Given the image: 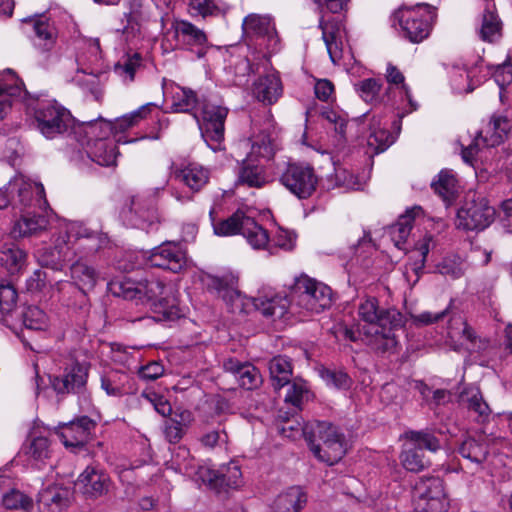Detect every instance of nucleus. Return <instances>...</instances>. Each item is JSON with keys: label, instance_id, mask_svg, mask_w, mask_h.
Segmentation results:
<instances>
[{"label": "nucleus", "instance_id": "obj_1", "mask_svg": "<svg viewBox=\"0 0 512 512\" xmlns=\"http://www.w3.org/2000/svg\"><path fill=\"white\" fill-rule=\"evenodd\" d=\"M233 312L259 311L268 318H281L289 308L306 316L320 313L331 305V289L322 282L308 276L298 277L291 290L290 299L275 293L271 288H262L256 297H247L236 290L223 295Z\"/></svg>", "mask_w": 512, "mask_h": 512}, {"label": "nucleus", "instance_id": "obj_2", "mask_svg": "<svg viewBox=\"0 0 512 512\" xmlns=\"http://www.w3.org/2000/svg\"><path fill=\"white\" fill-rule=\"evenodd\" d=\"M281 433L291 439L304 436L314 456L328 465L339 462L347 452L344 434L326 421H313L305 425L287 422L282 426Z\"/></svg>", "mask_w": 512, "mask_h": 512}, {"label": "nucleus", "instance_id": "obj_3", "mask_svg": "<svg viewBox=\"0 0 512 512\" xmlns=\"http://www.w3.org/2000/svg\"><path fill=\"white\" fill-rule=\"evenodd\" d=\"M357 315L359 326L374 349L387 351L397 345L394 331L404 325L399 311L382 309L375 297H366L360 300Z\"/></svg>", "mask_w": 512, "mask_h": 512}, {"label": "nucleus", "instance_id": "obj_4", "mask_svg": "<svg viewBox=\"0 0 512 512\" xmlns=\"http://www.w3.org/2000/svg\"><path fill=\"white\" fill-rule=\"evenodd\" d=\"M124 297L146 299L158 321H175L185 315L179 305L178 289L172 282L152 278L139 282L134 288L125 287Z\"/></svg>", "mask_w": 512, "mask_h": 512}, {"label": "nucleus", "instance_id": "obj_5", "mask_svg": "<svg viewBox=\"0 0 512 512\" xmlns=\"http://www.w3.org/2000/svg\"><path fill=\"white\" fill-rule=\"evenodd\" d=\"M87 238L96 241L91 248L97 250L103 242V237L96 231L90 230L80 222H69L61 226L57 237L53 241V247L37 249L36 258L43 267L52 270H61L73 254L70 239Z\"/></svg>", "mask_w": 512, "mask_h": 512}, {"label": "nucleus", "instance_id": "obj_6", "mask_svg": "<svg viewBox=\"0 0 512 512\" xmlns=\"http://www.w3.org/2000/svg\"><path fill=\"white\" fill-rule=\"evenodd\" d=\"M209 215L216 235L227 237L240 234L255 250L268 247L270 239L267 230L243 210H237L228 218L217 222L213 217V209L210 210Z\"/></svg>", "mask_w": 512, "mask_h": 512}, {"label": "nucleus", "instance_id": "obj_7", "mask_svg": "<svg viewBox=\"0 0 512 512\" xmlns=\"http://www.w3.org/2000/svg\"><path fill=\"white\" fill-rule=\"evenodd\" d=\"M34 116L37 129L48 139H53L68 131L73 132L74 118L68 109L55 100L38 102L34 107Z\"/></svg>", "mask_w": 512, "mask_h": 512}, {"label": "nucleus", "instance_id": "obj_8", "mask_svg": "<svg viewBox=\"0 0 512 512\" xmlns=\"http://www.w3.org/2000/svg\"><path fill=\"white\" fill-rule=\"evenodd\" d=\"M434 13L427 4L400 7L393 13V24H398L404 36L413 43L427 38L431 31Z\"/></svg>", "mask_w": 512, "mask_h": 512}, {"label": "nucleus", "instance_id": "obj_9", "mask_svg": "<svg viewBox=\"0 0 512 512\" xmlns=\"http://www.w3.org/2000/svg\"><path fill=\"white\" fill-rule=\"evenodd\" d=\"M199 109L200 116L198 112H194L193 116L199 124L205 142L214 151H217L221 148V143L224 140V125L228 109L207 98L201 100Z\"/></svg>", "mask_w": 512, "mask_h": 512}, {"label": "nucleus", "instance_id": "obj_10", "mask_svg": "<svg viewBox=\"0 0 512 512\" xmlns=\"http://www.w3.org/2000/svg\"><path fill=\"white\" fill-rule=\"evenodd\" d=\"M17 196L18 202L23 206H37L46 208L48 202L45 190L41 183L32 182L23 175H16L9 183L0 189V209L6 208Z\"/></svg>", "mask_w": 512, "mask_h": 512}, {"label": "nucleus", "instance_id": "obj_11", "mask_svg": "<svg viewBox=\"0 0 512 512\" xmlns=\"http://www.w3.org/2000/svg\"><path fill=\"white\" fill-rule=\"evenodd\" d=\"M413 499L418 512H446L449 507L444 482L439 477H421L414 486Z\"/></svg>", "mask_w": 512, "mask_h": 512}, {"label": "nucleus", "instance_id": "obj_12", "mask_svg": "<svg viewBox=\"0 0 512 512\" xmlns=\"http://www.w3.org/2000/svg\"><path fill=\"white\" fill-rule=\"evenodd\" d=\"M281 184L299 199H308L316 191L319 178L307 163H290L280 176Z\"/></svg>", "mask_w": 512, "mask_h": 512}, {"label": "nucleus", "instance_id": "obj_13", "mask_svg": "<svg viewBox=\"0 0 512 512\" xmlns=\"http://www.w3.org/2000/svg\"><path fill=\"white\" fill-rule=\"evenodd\" d=\"M495 214L494 207L483 197L466 200L457 212L455 225L465 231H482L491 225Z\"/></svg>", "mask_w": 512, "mask_h": 512}, {"label": "nucleus", "instance_id": "obj_14", "mask_svg": "<svg viewBox=\"0 0 512 512\" xmlns=\"http://www.w3.org/2000/svg\"><path fill=\"white\" fill-rule=\"evenodd\" d=\"M70 278L71 282L59 281L57 283V290L61 294V299L67 305H76L66 298V292L76 290L77 296L80 297L79 306L81 307L86 301L87 294L96 286L99 274L94 267L85 262L77 261L70 267Z\"/></svg>", "mask_w": 512, "mask_h": 512}, {"label": "nucleus", "instance_id": "obj_15", "mask_svg": "<svg viewBox=\"0 0 512 512\" xmlns=\"http://www.w3.org/2000/svg\"><path fill=\"white\" fill-rule=\"evenodd\" d=\"M509 131V123L505 116L493 115L488 124L478 133L473 142L462 149V158L472 164L482 147L500 145Z\"/></svg>", "mask_w": 512, "mask_h": 512}, {"label": "nucleus", "instance_id": "obj_16", "mask_svg": "<svg viewBox=\"0 0 512 512\" xmlns=\"http://www.w3.org/2000/svg\"><path fill=\"white\" fill-rule=\"evenodd\" d=\"M124 224L134 228L147 229L157 219L152 201L142 195H133L125 203L120 212Z\"/></svg>", "mask_w": 512, "mask_h": 512}, {"label": "nucleus", "instance_id": "obj_17", "mask_svg": "<svg viewBox=\"0 0 512 512\" xmlns=\"http://www.w3.org/2000/svg\"><path fill=\"white\" fill-rule=\"evenodd\" d=\"M243 29L247 35L257 37L258 45L266 47L270 53L280 49V39L269 16L258 14L246 16L243 20Z\"/></svg>", "mask_w": 512, "mask_h": 512}, {"label": "nucleus", "instance_id": "obj_18", "mask_svg": "<svg viewBox=\"0 0 512 512\" xmlns=\"http://www.w3.org/2000/svg\"><path fill=\"white\" fill-rule=\"evenodd\" d=\"M386 79L389 83L388 97L392 99V105L401 113L400 119L407 113L417 109V103L412 99L410 90L405 83L402 72L394 65L388 64L386 69Z\"/></svg>", "mask_w": 512, "mask_h": 512}, {"label": "nucleus", "instance_id": "obj_19", "mask_svg": "<svg viewBox=\"0 0 512 512\" xmlns=\"http://www.w3.org/2000/svg\"><path fill=\"white\" fill-rule=\"evenodd\" d=\"M149 260L152 266L173 273H179L187 266L186 251L176 242H165L154 248Z\"/></svg>", "mask_w": 512, "mask_h": 512}, {"label": "nucleus", "instance_id": "obj_20", "mask_svg": "<svg viewBox=\"0 0 512 512\" xmlns=\"http://www.w3.org/2000/svg\"><path fill=\"white\" fill-rule=\"evenodd\" d=\"M26 96L23 82L12 70L0 72V120L7 115L12 105L26 100Z\"/></svg>", "mask_w": 512, "mask_h": 512}, {"label": "nucleus", "instance_id": "obj_21", "mask_svg": "<svg viewBox=\"0 0 512 512\" xmlns=\"http://www.w3.org/2000/svg\"><path fill=\"white\" fill-rule=\"evenodd\" d=\"M88 371L89 364L72 362L62 376L53 379L52 385L58 393H81L87 383Z\"/></svg>", "mask_w": 512, "mask_h": 512}, {"label": "nucleus", "instance_id": "obj_22", "mask_svg": "<svg viewBox=\"0 0 512 512\" xmlns=\"http://www.w3.org/2000/svg\"><path fill=\"white\" fill-rule=\"evenodd\" d=\"M198 478L202 482L211 486H225L235 488L240 485L242 473L240 467L235 462L222 465L214 470L208 467H199L197 471Z\"/></svg>", "mask_w": 512, "mask_h": 512}, {"label": "nucleus", "instance_id": "obj_23", "mask_svg": "<svg viewBox=\"0 0 512 512\" xmlns=\"http://www.w3.org/2000/svg\"><path fill=\"white\" fill-rule=\"evenodd\" d=\"M173 175L191 192L197 193L209 183L211 171L198 162H187L177 166Z\"/></svg>", "mask_w": 512, "mask_h": 512}, {"label": "nucleus", "instance_id": "obj_24", "mask_svg": "<svg viewBox=\"0 0 512 512\" xmlns=\"http://www.w3.org/2000/svg\"><path fill=\"white\" fill-rule=\"evenodd\" d=\"M95 422L82 416L59 427L58 435L66 447H82L89 440Z\"/></svg>", "mask_w": 512, "mask_h": 512}, {"label": "nucleus", "instance_id": "obj_25", "mask_svg": "<svg viewBox=\"0 0 512 512\" xmlns=\"http://www.w3.org/2000/svg\"><path fill=\"white\" fill-rule=\"evenodd\" d=\"M223 368L231 373L239 385L247 390L258 388L262 383L259 370L249 362H241L235 358H227L223 362Z\"/></svg>", "mask_w": 512, "mask_h": 512}, {"label": "nucleus", "instance_id": "obj_26", "mask_svg": "<svg viewBox=\"0 0 512 512\" xmlns=\"http://www.w3.org/2000/svg\"><path fill=\"white\" fill-rule=\"evenodd\" d=\"M77 485L90 497H99L107 493L110 487L108 474L97 466H87L79 475Z\"/></svg>", "mask_w": 512, "mask_h": 512}, {"label": "nucleus", "instance_id": "obj_27", "mask_svg": "<svg viewBox=\"0 0 512 512\" xmlns=\"http://www.w3.org/2000/svg\"><path fill=\"white\" fill-rule=\"evenodd\" d=\"M70 500V491L61 485L43 488L38 495L37 504L40 512H62Z\"/></svg>", "mask_w": 512, "mask_h": 512}, {"label": "nucleus", "instance_id": "obj_28", "mask_svg": "<svg viewBox=\"0 0 512 512\" xmlns=\"http://www.w3.org/2000/svg\"><path fill=\"white\" fill-rule=\"evenodd\" d=\"M172 29L179 44L189 49L198 47V57L204 55L203 47L207 44V36L203 30L186 20H175Z\"/></svg>", "mask_w": 512, "mask_h": 512}, {"label": "nucleus", "instance_id": "obj_29", "mask_svg": "<svg viewBox=\"0 0 512 512\" xmlns=\"http://www.w3.org/2000/svg\"><path fill=\"white\" fill-rule=\"evenodd\" d=\"M75 139L82 145L91 146V142L105 139L111 134V122L102 118L93 121L74 123L73 132Z\"/></svg>", "mask_w": 512, "mask_h": 512}, {"label": "nucleus", "instance_id": "obj_30", "mask_svg": "<svg viewBox=\"0 0 512 512\" xmlns=\"http://www.w3.org/2000/svg\"><path fill=\"white\" fill-rule=\"evenodd\" d=\"M283 86L277 73L260 76L253 85V95L265 105H271L282 96Z\"/></svg>", "mask_w": 512, "mask_h": 512}, {"label": "nucleus", "instance_id": "obj_31", "mask_svg": "<svg viewBox=\"0 0 512 512\" xmlns=\"http://www.w3.org/2000/svg\"><path fill=\"white\" fill-rule=\"evenodd\" d=\"M247 143H250L251 145V150L247 155L248 157L255 158L257 160H270L274 156V138L269 127L259 128L257 126H253L252 134L247 140Z\"/></svg>", "mask_w": 512, "mask_h": 512}, {"label": "nucleus", "instance_id": "obj_32", "mask_svg": "<svg viewBox=\"0 0 512 512\" xmlns=\"http://www.w3.org/2000/svg\"><path fill=\"white\" fill-rule=\"evenodd\" d=\"M319 26L322 30V39L326 45L328 54L332 62H336L341 56L342 39L345 31L342 23L335 19L324 20L323 18L319 22Z\"/></svg>", "mask_w": 512, "mask_h": 512}, {"label": "nucleus", "instance_id": "obj_33", "mask_svg": "<svg viewBox=\"0 0 512 512\" xmlns=\"http://www.w3.org/2000/svg\"><path fill=\"white\" fill-rule=\"evenodd\" d=\"M155 107L156 105L152 103L145 104L137 110L118 118L114 123L111 122V133L114 135L115 141L117 143L130 142L129 140L124 139L119 134L136 126L140 121L147 118Z\"/></svg>", "mask_w": 512, "mask_h": 512}, {"label": "nucleus", "instance_id": "obj_34", "mask_svg": "<svg viewBox=\"0 0 512 512\" xmlns=\"http://www.w3.org/2000/svg\"><path fill=\"white\" fill-rule=\"evenodd\" d=\"M194 422L193 413L186 409H178L173 417L166 420L164 433L170 443L179 442Z\"/></svg>", "mask_w": 512, "mask_h": 512}, {"label": "nucleus", "instance_id": "obj_35", "mask_svg": "<svg viewBox=\"0 0 512 512\" xmlns=\"http://www.w3.org/2000/svg\"><path fill=\"white\" fill-rule=\"evenodd\" d=\"M257 161V159L248 156L242 160V167L238 176L241 184L248 187L261 188L268 183L264 166Z\"/></svg>", "mask_w": 512, "mask_h": 512}, {"label": "nucleus", "instance_id": "obj_36", "mask_svg": "<svg viewBox=\"0 0 512 512\" xmlns=\"http://www.w3.org/2000/svg\"><path fill=\"white\" fill-rule=\"evenodd\" d=\"M502 23L498 17L493 0H485L480 28V37L484 41L494 42L501 36Z\"/></svg>", "mask_w": 512, "mask_h": 512}, {"label": "nucleus", "instance_id": "obj_37", "mask_svg": "<svg viewBox=\"0 0 512 512\" xmlns=\"http://www.w3.org/2000/svg\"><path fill=\"white\" fill-rule=\"evenodd\" d=\"M48 227V219L43 215L25 213L15 221L11 234L15 238L28 237L39 234Z\"/></svg>", "mask_w": 512, "mask_h": 512}, {"label": "nucleus", "instance_id": "obj_38", "mask_svg": "<svg viewBox=\"0 0 512 512\" xmlns=\"http://www.w3.org/2000/svg\"><path fill=\"white\" fill-rule=\"evenodd\" d=\"M421 212V207H413L407 210L404 215H401L398 221L389 228L391 240L398 249H404V244L410 235L413 221Z\"/></svg>", "mask_w": 512, "mask_h": 512}, {"label": "nucleus", "instance_id": "obj_39", "mask_svg": "<svg viewBox=\"0 0 512 512\" xmlns=\"http://www.w3.org/2000/svg\"><path fill=\"white\" fill-rule=\"evenodd\" d=\"M115 143H117L115 139H99L89 146L88 155L100 166L115 165L119 154Z\"/></svg>", "mask_w": 512, "mask_h": 512}, {"label": "nucleus", "instance_id": "obj_40", "mask_svg": "<svg viewBox=\"0 0 512 512\" xmlns=\"http://www.w3.org/2000/svg\"><path fill=\"white\" fill-rule=\"evenodd\" d=\"M307 503V495L300 487H291L275 500L276 512H300Z\"/></svg>", "mask_w": 512, "mask_h": 512}, {"label": "nucleus", "instance_id": "obj_41", "mask_svg": "<svg viewBox=\"0 0 512 512\" xmlns=\"http://www.w3.org/2000/svg\"><path fill=\"white\" fill-rule=\"evenodd\" d=\"M431 186L434 192L447 203L452 202L459 191L458 180L451 170H441Z\"/></svg>", "mask_w": 512, "mask_h": 512}, {"label": "nucleus", "instance_id": "obj_42", "mask_svg": "<svg viewBox=\"0 0 512 512\" xmlns=\"http://www.w3.org/2000/svg\"><path fill=\"white\" fill-rule=\"evenodd\" d=\"M268 368L271 384L275 390H279L290 383L292 377V364L287 357H273L269 361Z\"/></svg>", "mask_w": 512, "mask_h": 512}, {"label": "nucleus", "instance_id": "obj_43", "mask_svg": "<svg viewBox=\"0 0 512 512\" xmlns=\"http://www.w3.org/2000/svg\"><path fill=\"white\" fill-rule=\"evenodd\" d=\"M461 400L466 404L470 412L477 415L478 421L484 422L489 418L491 409L483 399L478 387L470 386L466 388L461 395Z\"/></svg>", "mask_w": 512, "mask_h": 512}, {"label": "nucleus", "instance_id": "obj_44", "mask_svg": "<svg viewBox=\"0 0 512 512\" xmlns=\"http://www.w3.org/2000/svg\"><path fill=\"white\" fill-rule=\"evenodd\" d=\"M25 251L14 244H5L0 250V265L10 274L19 273L26 265Z\"/></svg>", "mask_w": 512, "mask_h": 512}, {"label": "nucleus", "instance_id": "obj_45", "mask_svg": "<svg viewBox=\"0 0 512 512\" xmlns=\"http://www.w3.org/2000/svg\"><path fill=\"white\" fill-rule=\"evenodd\" d=\"M394 142V136L382 126L381 119L373 117L370 123V133L367 138L368 147L375 154L385 151Z\"/></svg>", "mask_w": 512, "mask_h": 512}, {"label": "nucleus", "instance_id": "obj_46", "mask_svg": "<svg viewBox=\"0 0 512 512\" xmlns=\"http://www.w3.org/2000/svg\"><path fill=\"white\" fill-rule=\"evenodd\" d=\"M50 443L46 436L38 433L34 428L30 433V443L26 449L29 460L37 467L50 457Z\"/></svg>", "mask_w": 512, "mask_h": 512}, {"label": "nucleus", "instance_id": "obj_47", "mask_svg": "<svg viewBox=\"0 0 512 512\" xmlns=\"http://www.w3.org/2000/svg\"><path fill=\"white\" fill-rule=\"evenodd\" d=\"M199 100L195 92L188 88H178L172 97L171 109L176 113H193L196 107H200Z\"/></svg>", "mask_w": 512, "mask_h": 512}, {"label": "nucleus", "instance_id": "obj_48", "mask_svg": "<svg viewBox=\"0 0 512 512\" xmlns=\"http://www.w3.org/2000/svg\"><path fill=\"white\" fill-rule=\"evenodd\" d=\"M459 453L471 462L481 464L488 455V447L484 439L468 438L460 445Z\"/></svg>", "mask_w": 512, "mask_h": 512}, {"label": "nucleus", "instance_id": "obj_49", "mask_svg": "<svg viewBox=\"0 0 512 512\" xmlns=\"http://www.w3.org/2000/svg\"><path fill=\"white\" fill-rule=\"evenodd\" d=\"M403 467L411 472H419L430 465L424 453L411 444L407 445L400 456Z\"/></svg>", "mask_w": 512, "mask_h": 512}, {"label": "nucleus", "instance_id": "obj_50", "mask_svg": "<svg viewBox=\"0 0 512 512\" xmlns=\"http://www.w3.org/2000/svg\"><path fill=\"white\" fill-rule=\"evenodd\" d=\"M289 388L285 395V402L292 404L294 407L300 408L302 404L308 402L312 398V393L307 383L302 379H294L288 384Z\"/></svg>", "mask_w": 512, "mask_h": 512}, {"label": "nucleus", "instance_id": "obj_51", "mask_svg": "<svg viewBox=\"0 0 512 512\" xmlns=\"http://www.w3.org/2000/svg\"><path fill=\"white\" fill-rule=\"evenodd\" d=\"M35 43L44 50H48L54 44L56 38L55 28L45 18L34 20Z\"/></svg>", "mask_w": 512, "mask_h": 512}, {"label": "nucleus", "instance_id": "obj_52", "mask_svg": "<svg viewBox=\"0 0 512 512\" xmlns=\"http://www.w3.org/2000/svg\"><path fill=\"white\" fill-rule=\"evenodd\" d=\"M2 505L10 510L30 512L33 509V500L19 490L11 489L2 496Z\"/></svg>", "mask_w": 512, "mask_h": 512}, {"label": "nucleus", "instance_id": "obj_53", "mask_svg": "<svg viewBox=\"0 0 512 512\" xmlns=\"http://www.w3.org/2000/svg\"><path fill=\"white\" fill-rule=\"evenodd\" d=\"M23 324L30 330L46 331L49 327V318L41 308L29 306L23 314Z\"/></svg>", "mask_w": 512, "mask_h": 512}, {"label": "nucleus", "instance_id": "obj_54", "mask_svg": "<svg viewBox=\"0 0 512 512\" xmlns=\"http://www.w3.org/2000/svg\"><path fill=\"white\" fill-rule=\"evenodd\" d=\"M128 376L121 372H112L101 378V387L109 396H122L127 393L125 387Z\"/></svg>", "mask_w": 512, "mask_h": 512}, {"label": "nucleus", "instance_id": "obj_55", "mask_svg": "<svg viewBox=\"0 0 512 512\" xmlns=\"http://www.w3.org/2000/svg\"><path fill=\"white\" fill-rule=\"evenodd\" d=\"M171 465L176 472L184 475L192 476L195 471V461L190 456V452L186 447H178L171 459Z\"/></svg>", "mask_w": 512, "mask_h": 512}, {"label": "nucleus", "instance_id": "obj_56", "mask_svg": "<svg viewBox=\"0 0 512 512\" xmlns=\"http://www.w3.org/2000/svg\"><path fill=\"white\" fill-rule=\"evenodd\" d=\"M406 437L412 446L419 448L422 452L423 449L436 452L440 448L439 440L429 432L410 431L406 434Z\"/></svg>", "mask_w": 512, "mask_h": 512}, {"label": "nucleus", "instance_id": "obj_57", "mask_svg": "<svg viewBox=\"0 0 512 512\" xmlns=\"http://www.w3.org/2000/svg\"><path fill=\"white\" fill-rule=\"evenodd\" d=\"M451 86L456 93H470L474 90L471 75L466 69L455 68L450 73Z\"/></svg>", "mask_w": 512, "mask_h": 512}, {"label": "nucleus", "instance_id": "obj_58", "mask_svg": "<svg viewBox=\"0 0 512 512\" xmlns=\"http://www.w3.org/2000/svg\"><path fill=\"white\" fill-rule=\"evenodd\" d=\"M320 376L327 386L337 389H348L351 385V379L342 370L322 369Z\"/></svg>", "mask_w": 512, "mask_h": 512}, {"label": "nucleus", "instance_id": "obj_59", "mask_svg": "<svg viewBox=\"0 0 512 512\" xmlns=\"http://www.w3.org/2000/svg\"><path fill=\"white\" fill-rule=\"evenodd\" d=\"M448 335L451 338L462 336L471 343H474L476 340V334L474 330L460 316L450 318Z\"/></svg>", "mask_w": 512, "mask_h": 512}, {"label": "nucleus", "instance_id": "obj_60", "mask_svg": "<svg viewBox=\"0 0 512 512\" xmlns=\"http://www.w3.org/2000/svg\"><path fill=\"white\" fill-rule=\"evenodd\" d=\"M141 65V57L139 54H134L125 59L123 63H118L115 66V72L122 77L125 82H132L137 69Z\"/></svg>", "mask_w": 512, "mask_h": 512}, {"label": "nucleus", "instance_id": "obj_61", "mask_svg": "<svg viewBox=\"0 0 512 512\" xmlns=\"http://www.w3.org/2000/svg\"><path fill=\"white\" fill-rule=\"evenodd\" d=\"M17 292L10 284L0 285V313L6 314L11 312L16 306Z\"/></svg>", "mask_w": 512, "mask_h": 512}, {"label": "nucleus", "instance_id": "obj_62", "mask_svg": "<svg viewBox=\"0 0 512 512\" xmlns=\"http://www.w3.org/2000/svg\"><path fill=\"white\" fill-rule=\"evenodd\" d=\"M358 92L365 102H374L380 92V83L372 78L361 81L358 85Z\"/></svg>", "mask_w": 512, "mask_h": 512}, {"label": "nucleus", "instance_id": "obj_63", "mask_svg": "<svg viewBox=\"0 0 512 512\" xmlns=\"http://www.w3.org/2000/svg\"><path fill=\"white\" fill-rule=\"evenodd\" d=\"M272 242L275 246L285 251H290L295 247L296 234L289 230L279 229L273 237Z\"/></svg>", "mask_w": 512, "mask_h": 512}, {"label": "nucleus", "instance_id": "obj_64", "mask_svg": "<svg viewBox=\"0 0 512 512\" xmlns=\"http://www.w3.org/2000/svg\"><path fill=\"white\" fill-rule=\"evenodd\" d=\"M228 436L224 430H212L202 435L201 444L209 449L226 444Z\"/></svg>", "mask_w": 512, "mask_h": 512}]
</instances>
